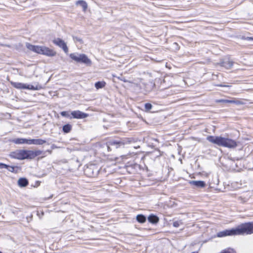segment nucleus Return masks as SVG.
I'll return each instance as SVG.
<instances>
[{
	"instance_id": "ea45409f",
	"label": "nucleus",
	"mask_w": 253,
	"mask_h": 253,
	"mask_svg": "<svg viewBox=\"0 0 253 253\" xmlns=\"http://www.w3.org/2000/svg\"><path fill=\"white\" fill-rule=\"evenodd\" d=\"M47 151L49 152L50 153H51V151L48 150Z\"/></svg>"
},
{
	"instance_id": "cd10ccee",
	"label": "nucleus",
	"mask_w": 253,
	"mask_h": 253,
	"mask_svg": "<svg viewBox=\"0 0 253 253\" xmlns=\"http://www.w3.org/2000/svg\"><path fill=\"white\" fill-rule=\"evenodd\" d=\"M220 253H237L235 251H234L232 249H228L227 250H223Z\"/></svg>"
},
{
	"instance_id": "4c0bfd02",
	"label": "nucleus",
	"mask_w": 253,
	"mask_h": 253,
	"mask_svg": "<svg viewBox=\"0 0 253 253\" xmlns=\"http://www.w3.org/2000/svg\"><path fill=\"white\" fill-rule=\"evenodd\" d=\"M216 86H226V87L229 86V85H222V84H217V85H216Z\"/></svg>"
},
{
	"instance_id": "a211bd4d",
	"label": "nucleus",
	"mask_w": 253,
	"mask_h": 253,
	"mask_svg": "<svg viewBox=\"0 0 253 253\" xmlns=\"http://www.w3.org/2000/svg\"><path fill=\"white\" fill-rule=\"evenodd\" d=\"M148 220L152 224H156L159 222V218L157 215L152 214L148 217Z\"/></svg>"
},
{
	"instance_id": "b1692460",
	"label": "nucleus",
	"mask_w": 253,
	"mask_h": 253,
	"mask_svg": "<svg viewBox=\"0 0 253 253\" xmlns=\"http://www.w3.org/2000/svg\"><path fill=\"white\" fill-rule=\"evenodd\" d=\"M105 85V83L104 82H97L95 84V87L97 89H99L103 87Z\"/></svg>"
},
{
	"instance_id": "39448f33",
	"label": "nucleus",
	"mask_w": 253,
	"mask_h": 253,
	"mask_svg": "<svg viewBox=\"0 0 253 253\" xmlns=\"http://www.w3.org/2000/svg\"><path fill=\"white\" fill-rule=\"evenodd\" d=\"M233 235H239L237 227L230 229H226L217 233V236L218 237H223Z\"/></svg>"
},
{
	"instance_id": "f03ea898",
	"label": "nucleus",
	"mask_w": 253,
	"mask_h": 253,
	"mask_svg": "<svg viewBox=\"0 0 253 253\" xmlns=\"http://www.w3.org/2000/svg\"><path fill=\"white\" fill-rule=\"evenodd\" d=\"M70 57L77 62L83 63L87 66H90L91 64V61L84 54H76L75 53H71Z\"/></svg>"
},
{
	"instance_id": "f257e3e1",
	"label": "nucleus",
	"mask_w": 253,
	"mask_h": 253,
	"mask_svg": "<svg viewBox=\"0 0 253 253\" xmlns=\"http://www.w3.org/2000/svg\"><path fill=\"white\" fill-rule=\"evenodd\" d=\"M239 235L253 234V221L242 223L237 226Z\"/></svg>"
},
{
	"instance_id": "72a5a7b5",
	"label": "nucleus",
	"mask_w": 253,
	"mask_h": 253,
	"mask_svg": "<svg viewBox=\"0 0 253 253\" xmlns=\"http://www.w3.org/2000/svg\"><path fill=\"white\" fill-rule=\"evenodd\" d=\"M7 167V165L3 163H0V169H6Z\"/></svg>"
},
{
	"instance_id": "c756f323",
	"label": "nucleus",
	"mask_w": 253,
	"mask_h": 253,
	"mask_svg": "<svg viewBox=\"0 0 253 253\" xmlns=\"http://www.w3.org/2000/svg\"><path fill=\"white\" fill-rule=\"evenodd\" d=\"M15 168L17 169L18 167H13V166H10L7 165V167L6 168V169L8 171H9L10 172H14Z\"/></svg>"
},
{
	"instance_id": "393cba45",
	"label": "nucleus",
	"mask_w": 253,
	"mask_h": 253,
	"mask_svg": "<svg viewBox=\"0 0 253 253\" xmlns=\"http://www.w3.org/2000/svg\"><path fill=\"white\" fill-rule=\"evenodd\" d=\"M41 88V87L39 85H37L36 86H34L32 85H27L26 89H30V90H39Z\"/></svg>"
},
{
	"instance_id": "473e14b6",
	"label": "nucleus",
	"mask_w": 253,
	"mask_h": 253,
	"mask_svg": "<svg viewBox=\"0 0 253 253\" xmlns=\"http://www.w3.org/2000/svg\"><path fill=\"white\" fill-rule=\"evenodd\" d=\"M73 39H74V40L75 41H78V42H80L81 43L83 42V40L81 39H80V38H79L78 37H74Z\"/></svg>"
},
{
	"instance_id": "1a4fd4ad",
	"label": "nucleus",
	"mask_w": 253,
	"mask_h": 253,
	"mask_svg": "<svg viewBox=\"0 0 253 253\" xmlns=\"http://www.w3.org/2000/svg\"><path fill=\"white\" fill-rule=\"evenodd\" d=\"M10 156L11 158L18 159H25V150H17L10 153Z\"/></svg>"
},
{
	"instance_id": "c85d7f7f",
	"label": "nucleus",
	"mask_w": 253,
	"mask_h": 253,
	"mask_svg": "<svg viewBox=\"0 0 253 253\" xmlns=\"http://www.w3.org/2000/svg\"><path fill=\"white\" fill-rule=\"evenodd\" d=\"M181 224H182L181 220L175 221L173 222V226L175 227H178Z\"/></svg>"
},
{
	"instance_id": "7ed1b4c3",
	"label": "nucleus",
	"mask_w": 253,
	"mask_h": 253,
	"mask_svg": "<svg viewBox=\"0 0 253 253\" xmlns=\"http://www.w3.org/2000/svg\"><path fill=\"white\" fill-rule=\"evenodd\" d=\"M99 169L96 165L91 164L86 167L84 169V173L87 177H94L98 175Z\"/></svg>"
},
{
	"instance_id": "4468645a",
	"label": "nucleus",
	"mask_w": 253,
	"mask_h": 253,
	"mask_svg": "<svg viewBox=\"0 0 253 253\" xmlns=\"http://www.w3.org/2000/svg\"><path fill=\"white\" fill-rule=\"evenodd\" d=\"M46 141L45 140L42 139H29L28 144H34V145H42L46 143Z\"/></svg>"
},
{
	"instance_id": "9b49d317",
	"label": "nucleus",
	"mask_w": 253,
	"mask_h": 253,
	"mask_svg": "<svg viewBox=\"0 0 253 253\" xmlns=\"http://www.w3.org/2000/svg\"><path fill=\"white\" fill-rule=\"evenodd\" d=\"M53 42L55 45L58 46L60 48H62L64 51L67 53L68 52V48L66 45V43L63 41L62 39L60 38H56L53 40Z\"/></svg>"
},
{
	"instance_id": "f3484780",
	"label": "nucleus",
	"mask_w": 253,
	"mask_h": 253,
	"mask_svg": "<svg viewBox=\"0 0 253 253\" xmlns=\"http://www.w3.org/2000/svg\"><path fill=\"white\" fill-rule=\"evenodd\" d=\"M26 46L30 50L38 53V50L39 49V45H34L30 43L27 42L26 43Z\"/></svg>"
},
{
	"instance_id": "f8f14e48",
	"label": "nucleus",
	"mask_w": 253,
	"mask_h": 253,
	"mask_svg": "<svg viewBox=\"0 0 253 253\" xmlns=\"http://www.w3.org/2000/svg\"><path fill=\"white\" fill-rule=\"evenodd\" d=\"M71 115L75 119H84L88 116V114L82 112L79 110L72 111Z\"/></svg>"
},
{
	"instance_id": "c9c22d12",
	"label": "nucleus",
	"mask_w": 253,
	"mask_h": 253,
	"mask_svg": "<svg viewBox=\"0 0 253 253\" xmlns=\"http://www.w3.org/2000/svg\"><path fill=\"white\" fill-rule=\"evenodd\" d=\"M243 39H244L245 40H247V41H251V40H253V37H243Z\"/></svg>"
},
{
	"instance_id": "58836bf2",
	"label": "nucleus",
	"mask_w": 253,
	"mask_h": 253,
	"mask_svg": "<svg viewBox=\"0 0 253 253\" xmlns=\"http://www.w3.org/2000/svg\"><path fill=\"white\" fill-rule=\"evenodd\" d=\"M239 199H240L241 200H242L243 198L241 197H240Z\"/></svg>"
},
{
	"instance_id": "6e6552de",
	"label": "nucleus",
	"mask_w": 253,
	"mask_h": 253,
	"mask_svg": "<svg viewBox=\"0 0 253 253\" xmlns=\"http://www.w3.org/2000/svg\"><path fill=\"white\" fill-rule=\"evenodd\" d=\"M42 151L41 150H25V159H33L37 156L41 155Z\"/></svg>"
},
{
	"instance_id": "bb28decb",
	"label": "nucleus",
	"mask_w": 253,
	"mask_h": 253,
	"mask_svg": "<svg viewBox=\"0 0 253 253\" xmlns=\"http://www.w3.org/2000/svg\"><path fill=\"white\" fill-rule=\"evenodd\" d=\"M152 108V105L151 103H147L145 104V109L146 111H149Z\"/></svg>"
},
{
	"instance_id": "0eeeda50",
	"label": "nucleus",
	"mask_w": 253,
	"mask_h": 253,
	"mask_svg": "<svg viewBox=\"0 0 253 253\" xmlns=\"http://www.w3.org/2000/svg\"><path fill=\"white\" fill-rule=\"evenodd\" d=\"M221 146L230 148H235L237 146V142L233 139L222 137Z\"/></svg>"
},
{
	"instance_id": "a19ab883",
	"label": "nucleus",
	"mask_w": 253,
	"mask_h": 253,
	"mask_svg": "<svg viewBox=\"0 0 253 253\" xmlns=\"http://www.w3.org/2000/svg\"><path fill=\"white\" fill-rule=\"evenodd\" d=\"M192 253H198L197 252H193Z\"/></svg>"
},
{
	"instance_id": "20e7f679",
	"label": "nucleus",
	"mask_w": 253,
	"mask_h": 253,
	"mask_svg": "<svg viewBox=\"0 0 253 253\" xmlns=\"http://www.w3.org/2000/svg\"><path fill=\"white\" fill-rule=\"evenodd\" d=\"M109 145L112 146L114 149L124 147L126 144L130 143L131 141L126 138H118L116 139H112L109 141Z\"/></svg>"
},
{
	"instance_id": "aec40b11",
	"label": "nucleus",
	"mask_w": 253,
	"mask_h": 253,
	"mask_svg": "<svg viewBox=\"0 0 253 253\" xmlns=\"http://www.w3.org/2000/svg\"><path fill=\"white\" fill-rule=\"evenodd\" d=\"M12 142L17 144H28L29 139L18 138L14 139Z\"/></svg>"
},
{
	"instance_id": "7c9ffc66",
	"label": "nucleus",
	"mask_w": 253,
	"mask_h": 253,
	"mask_svg": "<svg viewBox=\"0 0 253 253\" xmlns=\"http://www.w3.org/2000/svg\"><path fill=\"white\" fill-rule=\"evenodd\" d=\"M61 115L63 117L69 118L70 117L69 113L67 111H62L60 113Z\"/></svg>"
},
{
	"instance_id": "6ab92c4d",
	"label": "nucleus",
	"mask_w": 253,
	"mask_h": 253,
	"mask_svg": "<svg viewBox=\"0 0 253 253\" xmlns=\"http://www.w3.org/2000/svg\"><path fill=\"white\" fill-rule=\"evenodd\" d=\"M28 184V180L26 178H20L18 180V184L21 187H26Z\"/></svg>"
},
{
	"instance_id": "a878e982",
	"label": "nucleus",
	"mask_w": 253,
	"mask_h": 253,
	"mask_svg": "<svg viewBox=\"0 0 253 253\" xmlns=\"http://www.w3.org/2000/svg\"><path fill=\"white\" fill-rule=\"evenodd\" d=\"M216 102L217 103H232V101L231 100H227V99H218L216 100Z\"/></svg>"
},
{
	"instance_id": "4be33fe9",
	"label": "nucleus",
	"mask_w": 253,
	"mask_h": 253,
	"mask_svg": "<svg viewBox=\"0 0 253 253\" xmlns=\"http://www.w3.org/2000/svg\"><path fill=\"white\" fill-rule=\"evenodd\" d=\"M136 220L140 223H144L146 220V217L143 214H138L136 216Z\"/></svg>"
},
{
	"instance_id": "e433bc0d",
	"label": "nucleus",
	"mask_w": 253,
	"mask_h": 253,
	"mask_svg": "<svg viewBox=\"0 0 253 253\" xmlns=\"http://www.w3.org/2000/svg\"><path fill=\"white\" fill-rule=\"evenodd\" d=\"M0 45L2 46H5V47H10V45L2 44V43H0Z\"/></svg>"
},
{
	"instance_id": "2eb2a0df",
	"label": "nucleus",
	"mask_w": 253,
	"mask_h": 253,
	"mask_svg": "<svg viewBox=\"0 0 253 253\" xmlns=\"http://www.w3.org/2000/svg\"><path fill=\"white\" fill-rule=\"evenodd\" d=\"M234 62L229 60H224L221 63V66L227 69H231L234 64Z\"/></svg>"
},
{
	"instance_id": "423d86ee",
	"label": "nucleus",
	"mask_w": 253,
	"mask_h": 253,
	"mask_svg": "<svg viewBox=\"0 0 253 253\" xmlns=\"http://www.w3.org/2000/svg\"><path fill=\"white\" fill-rule=\"evenodd\" d=\"M38 54H41L47 56L52 57L56 54V52L45 46H39Z\"/></svg>"
},
{
	"instance_id": "9d476101",
	"label": "nucleus",
	"mask_w": 253,
	"mask_h": 253,
	"mask_svg": "<svg viewBox=\"0 0 253 253\" xmlns=\"http://www.w3.org/2000/svg\"><path fill=\"white\" fill-rule=\"evenodd\" d=\"M206 139L208 141L213 144H216L219 146H221V144L222 142V137L221 136L209 135L207 137Z\"/></svg>"
},
{
	"instance_id": "79ce46f5",
	"label": "nucleus",
	"mask_w": 253,
	"mask_h": 253,
	"mask_svg": "<svg viewBox=\"0 0 253 253\" xmlns=\"http://www.w3.org/2000/svg\"><path fill=\"white\" fill-rule=\"evenodd\" d=\"M0 253H2V252H1L0 251Z\"/></svg>"
},
{
	"instance_id": "5701e85b",
	"label": "nucleus",
	"mask_w": 253,
	"mask_h": 253,
	"mask_svg": "<svg viewBox=\"0 0 253 253\" xmlns=\"http://www.w3.org/2000/svg\"><path fill=\"white\" fill-rule=\"evenodd\" d=\"M63 131L67 133L70 132L72 129V126L70 124H66L63 126Z\"/></svg>"
},
{
	"instance_id": "412c9836",
	"label": "nucleus",
	"mask_w": 253,
	"mask_h": 253,
	"mask_svg": "<svg viewBox=\"0 0 253 253\" xmlns=\"http://www.w3.org/2000/svg\"><path fill=\"white\" fill-rule=\"evenodd\" d=\"M76 4L78 5H80L82 7L84 11H85L87 8V3L83 0L77 1L76 2Z\"/></svg>"
},
{
	"instance_id": "f704fd0d",
	"label": "nucleus",
	"mask_w": 253,
	"mask_h": 253,
	"mask_svg": "<svg viewBox=\"0 0 253 253\" xmlns=\"http://www.w3.org/2000/svg\"><path fill=\"white\" fill-rule=\"evenodd\" d=\"M231 100L232 101V103H235L237 105L242 104L241 101H239V100Z\"/></svg>"
},
{
	"instance_id": "ddd939ff",
	"label": "nucleus",
	"mask_w": 253,
	"mask_h": 253,
	"mask_svg": "<svg viewBox=\"0 0 253 253\" xmlns=\"http://www.w3.org/2000/svg\"><path fill=\"white\" fill-rule=\"evenodd\" d=\"M190 185L195 186L197 188H203L206 186V183L202 180H191L189 181Z\"/></svg>"
},
{
	"instance_id": "2f4dec72",
	"label": "nucleus",
	"mask_w": 253,
	"mask_h": 253,
	"mask_svg": "<svg viewBox=\"0 0 253 253\" xmlns=\"http://www.w3.org/2000/svg\"><path fill=\"white\" fill-rule=\"evenodd\" d=\"M106 145H107V149H108V151H112V150H114V149L113 148V147H112V146H110V145H109V141H108V142L106 143Z\"/></svg>"
},
{
	"instance_id": "dca6fc26",
	"label": "nucleus",
	"mask_w": 253,
	"mask_h": 253,
	"mask_svg": "<svg viewBox=\"0 0 253 253\" xmlns=\"http://www.w3.org/2000/svg\"><path fill=\"white\" fill-rule=\"evenodd\" d=\"M11 84L15 88L18 89H26V84L21 83L10 82Z\"/></svg>"
}]
</instances>
